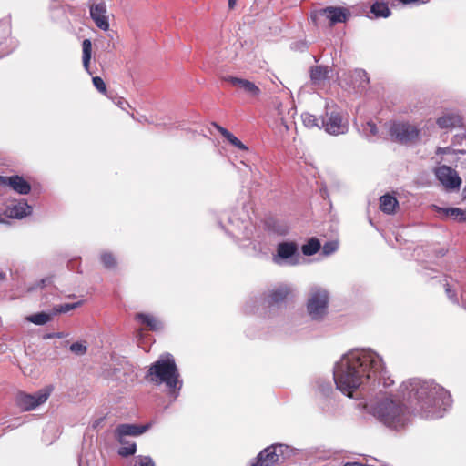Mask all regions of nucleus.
<instances>
[{
    "label": "nucleus",
    "instance_id": "nucleus-43",
    "mask_svg": "<svg viewBox=\"0 0 466 466\" xmlns=\"http://www.w3.org/2000/svg\"><path fill=\"white\" fill-rule=\"evenodd\" d=\"M4 219L0 217V223H3Z\"/></svg>",
    "mask_w": 466,
    "mask_h": 466
},
{
    "label": "nucleus",
    "instance_id": "nucleus-10",
    "mask_svg": "<svg viewBox=\"0 0 466 466\" xmlns=\"http://www.w3.org/2000/svg\"><path fill=\"white\" fill-rule=\"evenodd\" d=\"M325 130L330 135L345 134L348 131V124L343 120L342 116L337 112L326 114L321 119Z\"/></svg>",
    "mask_w": 466,
    "mask_h": 466
},
{
    "label": "nucleus",
    "instance_id": "nucleus-1",
    "mask_svg": "<svg viewBox=\"0 0 466 466\" xmlns=\"http://www.w3.org/2000/svg\"><path fill=\"white\" fill-rule=\"evenodd\" d=\"M382 369V360L372 352H351L346 355L334 370L337 388L349 397L371 374Z\"/></svg>",
    "mask_w": 466,
    "mask_h": 466
},
{
    "label": "nucleus",
    "instance_id": "nucleus-39",
    "mask_svg": "<svg viewBox=\"0 0 466 466\" xmlns=\"http://www.w3.org/2000/svg\"><path fill=\"white\" fill-rule=\"evenodd\" d=\"M398 1L402 3V4H404V5H407V4L416 3L419 0H398Z\"/></svg>",
    "mask_w": 466,
    "mask_h": 466
},
{
    "label": "nucleus",
    "instance_id": "nucleus-34",
    "mask_svg": "<svg viewBox=\"0 0 466 466\" xmlns=\"http://www.w3.org/2000/svg\"><path fill=\"white\" fill-rule=\"evenodd\" d=\"M70 350L76 355H84L86 352L87 348L83 343L74 342L70 346Z\"/></svg>",
    "mask_w": 466,
    "mask_h": 466
},
{
    "label": "nucleus",
    "instance_id": "nucleus-23",
    "mask_svg": "<svg viewBox=\"0 0 466 466\" xmlns=\"http://www.w3.org/2000/svg\"><path fill=\"white\" fill-rule=\"evenodd\" d=\"M135 319L140 321L149 330H157L159 328V322L152 315L137 313Z\"/></svg>",
    "mask_w": 466,
    "mask_h": 466
},
{
    "label": "nucleus",
    "instance_id": "nucleus-26",
    "mask_svg": "<svg viewBox=\"0 0 466 466\" xmlns=\"http://www.w3.org/2000/svg\"><path fill=\"white\" fill-rule=\"evenodd\" d=\"M321 248L320 242L316 238H311L301 247V251L305 256H312Z\"/></svg>",
    "mask_w": 466,
    "mask_h": 466
},
{
    "label": "nucleus",
    "instance_id": "nucleus-32",
    "mask_svg": "<svg viewBox=\"0 0 466 466\" xmlns=\"http://www.w3.org/2000/svg\"><path fill=\"white\" fill-rule=\"evenodd\" d=\"M302 119H303L305 126H307L309 127H319V119L314 115L304 114L302 116Z\"/></svg>",
    "mask_w": 466,
    "mask_h": 466
},
{
    "label": "nucleus",
    "instance_id": "nucleus-21",
    "mask_svg": "<svg viewBox=\"0 0 466 466\" xmlns=\"http://www.w3.org/2000/svg\"><path fill=\"white\" fill-rule=\"evenodd\" d=\"M440 128H452L461 125V117L456 114H448L436 120Z\"/></svg>",
    "mask_w": 466,
    "mask_h": 466
},
{
    "label": "nucleus",
    "instance_id": "nucleus-18",
    "mask_svg": "<svg viewBox=\"0 0 466 466\" xmlns=\"http://www.w3.org/2000/svg\"><path fill=\"white\" fill-rule=\"evenodd\" d=\"M32 207L25 201H19L7 208L5 214L12 218H22L31 214Z\"/></svg>",
    "mask_w": 466,
    "mask_h": 466
},
{
    "label": "nucleus",
    "instance_id": "nucleus-8",
    "mask_svg": "<svg viewBox=\"0 0 466 466\" xmlns=\"http://www.w3.org/2000/svg\"><path fill=\"white\" fill-rule=\"evenodd\" d=\"M284 455V446L282 444H273L268 446L261 451L256 461L251 463L250 466H274L279 463Z\"/></svg>",
    "mask_w": 466,
    "mask_h": 466
},
{
    "label": "nucleus",
    "instance_id": "nucleus-7",
    "mask_svg": "<svg viewBox=\"0 0 466 466\" xmlns=\"http://www.w3.org/2000/svg\"><path fill=\"white\" fill-rule=\"evenodd\" d=\"M51 390L43 389L35 394L19 391L15 396V404L23 411H29L45 403L49 398Z\"/></svg>",
    "mask_w": 466,
    "mask_h": 466
},
{
    "label": "nucleus",
    "instance_id": "nucleus-4",
    "mask_svg": "<svg viewBox=\"0 0 466 466\" xmlns=\"http://www.w3.org/2000/svg\"><path fill=\"white\" fill-rule=\"evenodd\" d=\"M179 372L175 360L168 355L154 362L148 369L146 379L156 384L165 383L170 391L175 392L178 384Z\"/></svg>",
    "mask_w": 466,
    "mask_h": 466
},
{
    "label": "nucleus",
    "instance_id": "nucleus-31",
    "mask_svg": "<svg viewBox=\"0 0 466 466\" xmlns=\"http://www.w3.org/2000/svg\"><path fill=\"white\" fill-rule=\"evenodd\" d=\"M81 305V302L66 303L54 308L55 313H66Z\"/></svg>",
    "mask_w": 466,
    "mask_h": 466
},
{
    "label": "nucleus",
    "instance_id": "nucleus-37",
    "mask_svg": "<svg viewBox=\"0 0 466 466\" xmlns=\"http://www.w3.org/2000/svg\"><path fill=\"white\" fill-rule=\"evenodd\" d=\"M445 292L451 300L457 302L456 291L453 290L448 283L445 285Z\"/></svg>",
    "mask_w": 466,
    "mask_h": 466
},
{
    "label": "nucleus",
    "instance_id": "nucleus-41",
    "mask_svg": "<svg viewBox=\"0 0 466 466\" xmlns=\"http://www.w3.org/2000/svg\"><path fill=\"white\" fill-rule=\"evenodd\" d=\"M125 104H126V105H128L127 101L123 100V99H122V100H120V101L118 102V106H119L120 107H122V108H123V106H124Z\"/></svg>",
    "mask_w": 466,
    "mask_h": 466
},
{
    "label": "nucleus",
    "instance_id": "nucleus-14",
    "mask_svg": "<svg viewBox=\"0 0 466 466\" xmlns=\"http://www.w3.org/2000/svg\"><path fill=\"white\" fill-rule=\"evenodd\" d=\"M0 187H9L14 191L22 195H27L31 191L30 183L18 175L11 177L0 176Z\"/></svg>",
    "mask_w": 466,
    "mask_h": 466
},
{
    "label": "nucleus",
    "instance_id": "nucleus-3",
    "mask_svg": "<svg viewBox=\"0 0 466 466\" xmlns=\"http://www.w3.org/2000/svg\"><path fill=\"white\" fill-rule=\"evenodd\" d=\"M374 415L383 424L393 429L402 428L409 421L407 408L400 400L391 398L379 401L374 408Z\"/></svg>",
    "mask_w": 466,
    "mask_h": 466
},
{
    "label": "nucleus",
    "instance_id": "nucleus-40",
    "mask_svg": "<svg viewBox=\"0 0 466 466\" xmlns=\"http://www.w3.org/2000/svg\"><path fill=\"white\" fill-rule=\"evenodd\" d=\"M236 1L237 0H228V8L229 9H233L236 5Z\"/></svg>",
    "mask_w": 466,
    "mask_h": 466
},
{
    "label": "nucleus",
    "instance_id": "nucleus-2",
    "mask_svg": "<svg viewBox=\"0 0 466 466\" xmlns=\"http://www.w3.org/2000/svg\"><path fill=\"white\" fill-rule=\"evenodd\" d=\"M400 391L403 398L410 402L416 400L420 410L424 411L431 407L449 405L451 402L450 392L433 380L411 379L401 384Z\"/></svg>",
    "mask_w": 466,
    "mask_h": 466
},
{
    "label": "nucleus",
    "instance_id": "nucleus-9",
    "mask_svg": "<svg viewBox=\"0 0 466 466\" xmlns=\"http://www.w3.org/2000/svg\"><path fill=\"white\" fill-rule=\"evenodd\" d=\"M436 177L447 190L459 189L461 185V178L458 173L448 166H441L436 169Z\"/></svg>",
    "mask_w": 466,
    "mask_h": 466
},
{
    "label": "nucleus",
    "instance_id": "nucleus-24",
    "mask_svg": "<svg viewBox=\"0 0 466 466\" xmlns=\"http://www.w3.org/2000/svg\"><path fill=\"white\" fill-rule=\"evenodd\" d=\"M82 50H83V66L86 72L90 75V62L92 58V42L89 39H85L82 42Z\"/></svg>",
    "mask_w": 466,
    "mask_h": 466
},
{
    "label": "nucleus",
    "instance_id": "nucleus-13",
    "mask_svg": "<svg viewBox=\"0 0 466 466\" xmlns=\"http://www.w3.org/2000/svg\"><path fill=\"white\" fill-rule=\"evenodd\" d=\"M89 9L90 16L96 25L103 31H108L110 25L106 16L107 9L106 4L104 2L97 4L92 3L89 5Z\"/></svg>",
    "mask_w": 466,
    "mask_h": 466
},
{
    "label": "nucleus",
    "instance_id": "nucleus-27",
    "mask_svg": "<svg viewBox=\"0 0 466 466\" xmlns=\"http://www.w3.org/2000/svg\"><path fill=\"white\" fill-rule=\"evenodd\" d=\"M370 12L374 14L376 17H388L390 15L388 5L383 2H375L370 7Z\"/></svg>",
    "mask_w": 466,
    "mask_h": 466
},
{
    "label": "nucleus",
    "instance_id": "nucleus-25",
    "mask_svg": "<svg viewBox=\"0 0 466 466\" xmlns=\"http://www.w3.org/2000/svg\"><path fill=\"white\" fill-rule=\"evenodd\" d=\"M439 212L443 213L446 217L454 218L460 222H466V212L460 208H439Z\"/></svg>",
    "mask_w": 466,
    "mask_h": 466
},
{
    "label": "nucleus",
    "instance_id": "nucleus-5",
    "mask_svg": "<svg viewBox=\"0 0 466 466\" xmlns=\"http://www.w3.org/2000/svg\"><path fill=\"white\" fill-rule=\"evenodd\" d=\"M329 294L325 289H313L307 303V310L313 319H322L328 309Z\"/></svg>",
    "mask_w": 466,
    "mask_h": 466
},
{
    "label": "nucleus",
    "instance_id": "nucleus-30",
    "mask_svg": "<svg viewBox=\"0 0 466 466\" xmlns=\"http://www.w3.org/2000/svg\"><path fill=\"white\" fill-rule=\"evenodd\" d=\"M118 450V454L122 457H128L134 455L137 451V445L135 442L127 443L126 441L125 444Z\"/></svg>",
    "mask_w": 466,
    "mask_h": 466
},
{
    "label": "nucleus",
    "instance_id": "nucleus-16",
    "mask_svg": "<svg viewBox=\"0 0 466 466\" xmlns=\"http://www.w3.org/2000/svg\"><path fill=\"white\" fill-rule=\"evenodd\" d=\"M299 247L294 241H282L277 245L276 254L273 255V261L276 264H280L282 260L292 258L298 254Z\"/></svg>",
    "mask_w": 466,
    "mask_h": 466
},
{
    "label": "nucleus",
    "instance_id": "nucleus-11",
    "mask_svg": "<svg viewBox=\"0 0 466 466\" xmlns=\"http://www.w3.org/2000/svg\"><path fill=\"white\" fill-rule=\"evenodd\" d=\"M349 15L350 12L345 8L329 6L315 14L313 19L325 18L329 21L330 25H333L337 23L345 22Z\"/></svg>",
    "mask_w": 466,
    "mask_h": 466
},
{
    "label": "nucleus",
    "instance_id": "nucleus-38",
    "mask_svg": "<svg viewBox=\"0 0 466 466\" xmlns=\"http://www.w3.org/2000/svg\"><path fill=\"white\" fill-rule=\"evenodd\" d=\"M367 127H369V133L371 136H376L378 133V129L376 125L373 122H368Z\"/></svg>",
    "mask_w": 466,
    "mask_h": 466
},
{
    "label": "nucleus",
    "instance_id": "nucleus-35",
    "mask_svg": "<svg viewBox=\"0 0 466 466\" xmlns=\"http://www.w3.org/2000/svg\"><path fill=\"white\" fill-rule=\"evenodd\" d=\"M135 466H155V463L148 456H138L136 459Z\"/></svg>",
    "mask_w": 466,
    "mask_h": 466
},
{
    "label": "nucleus",
    "instance_id": "nucleus-28",
    "mask_svg": "<svg viewBox=\"0 0 466 466\" xmlns=\"http://www.w3.org/2000/svg\"><path fill=\"white\" fill-rule=\"evenodd\" d=\"M25 319L35 325H45L52 319L50 314L44 311L29 315Z\"/></svg>",
    "mask_w": 466,
    "mask_h": 466
},
{
    "label": "nucleus",
    "instance_id": "nucleus-6",
    "mask_svg": "<svg viewBox=\"0 0 466 466\" xmlns=\"http://www.w3.org/2000/svg\"><path fill=\"white\" fill-rule=\"evenodd\" d=\"M420 129L409 122H395L390 127V135L402 144L414 143L419 140Z\"/></svg>",
    "mask_w": 466,
    "mask_h": 466
},
{
    "label": "nucleus",
    "instance_id": "nucleus-42",
    "mask_svg": "<svg viewBox=\"0 0 466 466\" xmlns=\"http://www.w3.org/2000/svg\"><path fill=\"white\" fill-rule=\"evenodd\" d=\"M46 280H47V279H41L40 284H39V287L43 288V287L46 285Z\"/></svg>",
    "mask_w": 466,
    "mask_h": 466
},
{
    "label": "nucleus",
    "instance_id": "nucleus-15",
    "mask_svg": "<svg viewBox=\"0 0 466 466\" xmlns=\"http://www.w3.org/2000/svg\"><path fill=\"white\" fill-rule=\"evenodd\" d=\"M150 428V424L136 425V424H120L115 431V436L120 444H125L126 436H138L146 432Z\"/></svg>",
    "mask_w": 466,
    "mask_h": 466
},
{
    "label": "nucleus",
    "instance_id": "nucleus-22",
    "mask_svg": "<svg viewBox=\"0 0 466 466\" xmlns=\"http://www.w3.org/2000/svg\"><path fill=\"white\" fill-rule=\"evenodd\" d=\"M329 73L328 66H316L310 69V78L314 84H320L328 78Z\"/></svg>",
    "mask_w": 466,
    "mask_h": 466
},
{
    "label": "nucleus",
    "instance_id": "nucleus-29",
    "mask_svg": "<svg viewBox=\"0 0 466 466\" xmlns=\"http://www.w3.org/2000/svg\"><path fill=\"white\" fill-rule=\"evenodd\" d=\"M100 259L104 267L106 268L111 269L116 268V260L114 255L110 252H104L103 254H101Z\"/></svg>",
    "mask_w": 466,
    "mask_h": 466
},
{
    "label": "nucleus",
    "instance_id": "nucleus-33",
    "mask_svg": "<svg viewBox=\"0 0 466 466\" xmlns=\"http://www.w3.org/2000/svg\"><path fill=\"white\" fill-rule=\"evenodd\" d=\"M92 82H93V85L102 94L106 95V83L104 82V80L100 77V76H94L92 78Z\"/></svg>",
    "mask_w": 466,
    "mask_h": 466
},
{
    "label": "nucleus",
    "instance_id": "nucleus-36",
    "mask_svg": "<svg viewBox=\"0 0 466 466\" xmlns=\"http://www.w3.org/2000/svg\"><path fill=\"white\" fill-rule=\"evenodd\" d=\"M338 248V244L336 242H326L324 244V246L322 247V251L325 255H330L332 254L334 251H336V249Z\"/></svg>",
    "mask_w": 466,
    "mask_h": 466
},
{
    "label": "nucleus",
    "instance_id": "nucleus-17",
    "mask_svg": "<svg viewBox=\"0 0 466 466\" xmlns=\"http://www.w3.org/2000/svg\"><path fill=\"white\" fill-rule=\"evenodd\" d=\"M291 295V289L287 285H280L269 290L267 296V303L268 307L279 305Z\"/></svg>",
    "mask_w": 466,
    "mask_h": 466
},
{
    "label": "nucleus",
    "instance_id": "nucleus-19",
    "mask_svg": "<svg viewBox=\"0 0 466 466\" xmlns=\"http://www.w3.org/2000/svg\"><path fill=\"white\" fill-rule=\"evenodd\" d=\"M399 208V202L394 196L385 194L380 198V208L382 212L391 215L395 214Z\"/></svg>",
    "mask_w": 466,
    "mask_h": 466
},
{
    "label": "nucleus",
    "instance_id": "nucleus-12",
    "mask_svg": "<svg viewBox=\"0 0 466 466\" xmlns=\"http://www.w3.org/2000/svg\"><path fill=\"white\" fill-rule=\"evenodd\" d=\"M225 80L231 84L232 86L243 91L250 98L258 99L261 95V89L258 86L248 79L228 76Z\"/></svg>",
    "mask_w": 466,
    "mask_h": 466
},
{
    "label": "nucleus",
    "instance_id": "nucleus-20",
    "mask_svg": "<svg viewBox=\"0 0 466 466\" xmlns=\"http://www.w3.org/2000/svg\"><path fill=\"white\" fill-rule=\"evenodd\" d=\"M212 125L232 146L243 151L248 150V147H246L237 137H235L227 128L221 127L217 123H212Z\"/></svg>",
    "mask_w": 466,
    "mask_h": 466
}]
</instances>
